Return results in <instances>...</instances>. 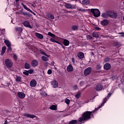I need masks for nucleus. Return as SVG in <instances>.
<instances>
[{
    "mask_svg": "<svg viewBox=\"0 0 124 124\" xmlns=\"http://www.w3.org/2000/svg\"><path fill=\"white\" fill-rule=\"evenodd\" d=\"M93 112L94 111H87L84 112L82 114V117L78 119V122L82 123V122H87V121L91 120V119H92V116L93 117Z\"/></svg>",
    "mask_w": 124,
    "mask_h": 124,
    "instance_id": "1",
    "label": "nucleus"
},
{
    "mask_svg": "<svg viewBox=\"0 0 124 124\" xmlns=\"http://www.w3.org/2000/svg\"><path fill=\"white\" fill-rule=\"evenodd\" d=\"M89 11L93 14L94 17L98 18L100 16V11L98 9H89Z\"/></svg>",
    "mask_w": 124,
    "mask_h": 124,
    "instance_id": "2",
    "label": "nucleus"
},
{
    "mask_svg": "<svg viewBox=\"0 0 124 124\" xmlns=\"http://www.w3.org/2000/svg\"><path fill=\"white\" fill-rule=\"evenodd\" d=\"M5 64L8 68H11L13 66V62L12 60L7 59L5 60Z\"/></svg>",
    "mask_w": 124,
    "mask_h": 124,
    "instance_id": "3",
    "label": "nucleus"
},
{
    "mask_svg": "<svg viewBox=\"0 0 124 124\" xmlns=\"http://www.w3.org/2000/svg\"><path fill=\"white\" fill-rule=\"evenodd\" d=\"M108 17L112 18V19H117L118 17V14L115 12L112 11H108Z\"/></svg>",
    "mask_w": 124,
    "mask_h": 124,
    "instance_id": "4",
    "label": "nucleus"
},
{
    "mask_svg": "<svg viewBox=\"0 0 124 124\" xmlns=\"http://www.w3.org/2000/svg\"><path fill=\"white\" fill-rule=\"evenodd\" d=\"M92 67H89L85 69L84 74L85 76H88V75H90L91 73H92Z\"/></svg>",
    "mask_w": 124,
    "mask_h": 124,
    "instance_id": "5",
    "label": "nucleus"
},
{
    "mask_svg": "<svg viewBox=\"0 0 124 124\" xmlns=\"http://www.w3.org/2000/svg\"><path fill=\"white\" fill-rule=\"evenodd\" d=\"M20 14L25 16V17H31V15L30 13H28V12H24L23 10L20 11Z\"/></svg>",
    "mask_w": 124,
    "mask_h": 124,
    "instance_id": "6",
    "label": "nucleus"
},
{
    "mask_svg": "<svg viewBox=\"0 0 124 124\" xmlns=\"http://www.w3.org/2000/svg\"><path fill=\"white\" fill-rule=\"evenodd\" d=\"M39 63L38 62V61L35 59L31 62V65L33 67H36V66L38 65Z\"/></svg>",
    "mask_w": 124,
    "mask_h": 124,
    "instance_id": "7",
    "label": "nucleus"
},
{
    "mask_svg": "<svg viewBox=\"0 0 124 124\" xmlns=\"http://www.w3.org/2000/svg\"><path fill=\"white\" fill-rule=\"evenodd\" d=\"M46 19L49 21H50V20H54V19H55V16L52 14L50 13H48L46 15Z\"/></svg>",
    "mask_w": 124,
    "mask_h": 124,
    "instance_id": "8",
    "label": "nucleus"
},
{
    "mask_svg": "<svg viewBox=\"0 0 124 124\" xmlns=\"http://www.w3.org/2000/svg\"><path fill=\"white\" fill-rule=\"evenodd\" d=\"M37 84V83L36 82V80L33 79L30 82V87H31V88H34L36 86Z\"/></svg>",
    "mask_w": 124,
    "mask_h": 124,
    "instance_id": "9",
    "label": "nucleus"
},
{
    "mask_svg": "<svg viewBox=\"0 0 124 124\" xmlns=\"http://www.w3.org/2000/svg\"><path fill=\"white\" fill-rule=\"evenodd\" d=\"M51 84L52 87L54 88H58L59 87V84L58 83V81L56 80V79L51 82Z\"/></svg>",
    "mask_w": 124,
    "mask_h": 124,
    "instance_id": "10",
    "label": "nucleus"
},
{
    "mask_svg": "<svg viewBox=\"0 0 124 124\" xmlns=\"http://www.w3.org/2000/svg\"><path fill=\"white\" fill-rule=\"evenodd\" d=\"M101 17L104 19H107L109 17V11L106 13H103L101 14Z\"/></svg>",
    "mask_w": 124,
    "mask_h": 124,
    "instance_id": "11",
    "label": "nucleus"
},
{
    "mask_svg": "<svg viewBox=\"0 0 124 124\" xmlns=\"http://www.w3.org/2000/svg\"><path fill=\"white\" fill-rule=\"evenodd\" d=\"M104 69L105 70H109L111 69V64L109 63H107L104 65Z\"/></svg>",
    "mask_w": 124,
    "mask_h": 124,
    "instance_id": "12",
    "label": "nucleus"
},
{
    "mask_svg": "<svg viewBox=\"0 0 124 124\" xmlns=\"http://www.w3.org/2000/svg\"><path fill=\"white\" fill-rule=\"evenodd\" d=\"M17 96L19 98L23 99V98H25L26 95L23 92H18L17 93Z\"/></svg>",
    "mask_w": 124,
    "mask_h": 124,
    "instance_id": "13",
    "label": "nucleus"
},
{
    "mask_svg": "<svg viewBox=\"0 0 124 124\" xmlns=\"http://www.w3.org/2000/svg\"><path fill=\"white\" fill-rule=\"evenodd\" d=\"M77 56L78 59H80V60H82V59H84V58H85V54L82 52L78 53Z\"/></svg>",
    "mask_w": 124,
    "mask_h": 124,
    "instance_id": "14",
    "label": "nucleus"
},
{
    "mask_svg": "<svg viewBox=\"0 0 124 124\" xmlns=\"http://www.w3.org/2000/svg\"><path fill=\"white\" fill-rule=\"evenodd\" d=\"M23 25L26 28H30V29H31V24H30V22L28 21H24L23 23Z\"/></svg>",
    "mask_w": 124,
    "mask_h": 124,
    "instance_id": "15",
    "label": "nucleus"
},
{
    "mask_svg": "<svg viewBox=\"0 0 124 124\" xmlns=\"http://www.w3.org/2000/svg\"><path fill=\"white\" fill-rule=\"evenodd\" d=\"M65 7L66 8H68V9H72L73 8H75V6L73 5H71V4H68V3H66L64 5Z\"/></svg>",
    "mask_w": 124,
    "mask_h": 124,
    "instance_id": "16",
    "label": "nucleus"
},
{
    "mask_svg": "<svg viewBox=\"0 0 124 124\" xmlns=\"http://www.w3.org/2000/svg\"><path fill=\"white\" fill-rule=\"evenodd\" d=\"M102 89H103V86H102V85H101V84H98L95 88V90L96 91H101V90H102Z\"/></svg>",
    "mask_w": 124,
    "mask_h": 124,
    "instance_id": "17",
    "label": "nucleus"
},
{
    "mask_svg": "<svg viewBox=\"0 0 124 124\" xmlns=\"http://www.w3.org/2000/svg\"><path fill=\"white\" fill-rule=\"evenodd\" d=\"M78 122H79V119L78 120H73L69 122V124H83V123H82V122H81L80 123H78Z\"/></svg>",
    "mask_w": 124,
    "mask_h": 124,
    "instance_id": "18",
    "label": "nucleus"
},
{
    "mask_svg": "<svg viewBox=\"0 0 124 124\" xmlns=\"http://www.w3.org/2000/svg\"><path fill=\"white\" fill-rule=\"evenodd\" d=\"M109 24V20L107 19H104L101 22V24L102 26H107Z\"/></svg>",
    "mask_w": 124,
    "mask_h": 124,
    "instance_id": "19",
    "label": "nucleus"
},
{
    "mask_svg": "<svg viewBox=\"0 0 124 124\" xmlns=\"http://www.w3.org/2000/svg\"><path fill=\"white\" fill-rule=\"evenodd\" d=\"M67 71L68 72H71L73 71V66L71 64H70L67 67Z\"/></svg>",
    "mask_w": 124,
    "mask_h": 124,
    "instance_id": "20",
    "label": "nucleus"
},
{
    "mask_svg": "<svg viewBox=\"0 0 124 124\" xmlns=\"http://www.w3.org/2000/svg\"><path fill=\"white\" fill-rule=\"evenodd\" d=\"M24 116L25 117H27V118H30V119H33V118H35V115H31L30 114H24Z\"/></svg>",
    "mask_w": 124,
    "mask_h": 124,
    "instance_id": "21",
    "label": "nucleus"
},
{
    "mask_svg": "<svg viewBox=\"0 0 124 124\" xmlns=\"http://www.w3.org/2000/svg\"><path fill=\"white\" fill-rule=\"evenodd\" d=\"M35 34L39 39H43V35L37 32H36Z\"/></svg>",
    "mask_w": 124,
    "mask_h": 124,
    "instance_id": "22",
    "label": "nucleus"
},
{
    "mask_svg": "<svg viewBox=\"0 0 124 124\" xmlns=\"http://www.w3.org/2000/svg\"><path fill=\"white\" fill-rule=\"evenodd\" d=\"M69 41L67 39H64L63 41V44L64 46H69Z\"/></svg>",
    "mask_w": 124,
    "mask_h": 124,
    "instance_id": "23",
    "label": "nucleus"
},
{
    "mask_svg": "<svg viewBox=\"0 0 124 124\" xmlns=\"http://www.w3.org/2000/svg\"><path fill=\"white\" fill-rule=\"evenodd\" d=\"M24 68H25V69H30V68H31V64L26 62L24 64Z\"/></svg>",
    "mask_w": 124,
    "mask_h": 124,
    "instance_id": "24",
    "label": "nucleus"
},
{
    "mask_svg": "<svg viewBox=\"0 0 124 124\" xmlns=\"http://www.w3.org/2000/svg\"><path fill=\"white\" fill-rule=\"evenodd\" d=\"M4 43L6 45L7 47L11 46V43L8 40H5Z\"/></svg>",
    "mask_w": 124,
    "mask_h": 124,
    "instance_id": "25",
    "label": "nucleus"
},
{
    "mask_svg": "<svg viewBox=\"0 0 124 124\" xmlns=\"http://www.w3.org/2000/svg\"><path fill=\"white\" fill-rule=\"evenodd\" d=\"M40 54H41V55H44V56H46V57H47V58H49L50 57L48 55L46 54V53H45L44 52V51H43V50H42V49H41L40 50Z\"/></svg>",
    "mask_w": 124,
    "mask_h": 124,
    "instance_id": "26",
    "label": "nucleus"
},
{
    "mask_svg": "<svg viewBox=\"0 0 124 124\" xmlns=\"http://www.w3.org/2000/svg\"><path fill=\"white\" fill-rule=\"evenodd\" d=\"M5 51H6V46H3L2 47V50H1V55H3L4 54V53H5Z\"/></svg>",
    "mask_w": 124,
    "mask_h": 124,
    "instance_id": "27",
    "label": "nucleus"
},
{
    "mask_svg": "<svg viewBox=\"0 0 124 124\" xmlns=\"http://www.w3.org/2000/svg\"><path fill=\"white\" fill-rule=\"evenodd\" d=\"M16 82H21L22 78L20 76H16Z\"/></svg>",
    "mask_w": 124,
    "mask_h": 124,
    "instance_id": "28",
    "label": "nucleus"
},
{
    "mask_svg": "<svg viewBox=\"0 0 124 124\" xmlns=\"http://www.w3.org/2000/svg\"><path fill=\"white\" fill-rule=\"evenodd\" d=\"M78 28L79 27H78V26H77V25H74V26H72V30L73 31H77L78 30Z\"/></svg>",
    "mask_w": 124,
    "mask_h": 124,
    "instance_id": "29",
    "label": "nucleus"
},
{
    "mask_svg": "<svg viewBox=\"0 0 124 124\" xmlns=\"http://www.w3.org/2000/svg\"><path fill=\"white\" fill-rule=\"evenodd\" d=\"M49 108L50 110H57V105H53L51 106H50Z\"/></svg>",
    "mask_w": 124,
    "mask_h": 124,
    "instance_id": "30",
    "label": "nucleus"
},
{
    "mask_svg": "<svg viewBox=\"0 0 124 124\" xmlns=\"http://www.w3.org/2000/svg\"><path fill=\"white\" fill-rule=\"evenodd\" d=\"M82 2L83 4H89L90 3V0H82Z\"/></svg>",
    "mask_w": 124,
    "mask_h": 124,
    "instance_id": "31",
    "label": "nucleus"
},
{
    "mask_svg": "<svg viewBox=\"0 0 124 124\" xmlns=\"http://www.w3.org/2000/svg\"><path fill=\"white\" fill-rule=\"evenodd\" d=\"M13 58L15 61V62H16L18 60V56H17V54L14 53Z\"/></svg>",
    "mask_w": 124,
    "mask_h": 124,
    "instance_id": "32",
    "label": "nucleus"
},
{
    "mask_svg": "<svg viewBox=\"0 0 124 124\" xmlns=\"http://www.w3.org/2000/svg\"><path fill=\"white\" fill-rule=\"evenodd\" d=\"M96 68L97 70H100V69H101V65H100V64L97 63L96 65Z\"/></svg>",
    "mask_w": 124,
    "mask_h": 124,
    "instance_id": "33",
    "label": "nucleus"
},
{
    "mask_svg": "<svg viewBox=\"0 0 124 124\" xmlns=\"http://www.w3.org/2000/svg\"><path fill=\"white\" fill-rule=\"evenodd\" d=\"M42 60L44 62H47V61H48V57H45L44 56H43L42 57Z\"/></svg>",
    "mask_w": 124,
    "mask_h": 124,
    "instance_id": "34",
    "label": "nucleus"
},
{
    "mask_svg": "<svg viewBox=\"0 0 124 124\" xmlns=\"http://www.w3.org/2000/svg\"><path fill=\"white\" fill-rule=\"evenodd\" d=\"M48 35H49V36H51V37H53L54 38H55V37H56V35L53 34L52 32H48Z\"/></svg>",
    "mask_w": 124,
    "mask_h": 124,
    "instance_id": "35",
    "label": "nucleus"
},
{
    "mask_svg": "<svg viewBox=\"0 0 124 124\" xmlns=\"http://www.w3.org/2000/svg\"><path fill=\"white\" fill-rule=\"evenodd\" d=\"M113 45L114 47H118V46H120V45H121V44L119 42H115L114 43Z\"/></svg>",
    "mask_w": 124,
    "mask_h": 124,
    "instance_id": "36",
    "label": "nucleus"
},
{
    "mask_svg": "<svg viewBox=\"0 0 124 124\" xmlns=\"http://www.w3.org/2000/svg\"><path fill=\"white\" fill-rule=\"evenodd\" d=\"M109 60H110L109 57H107L104 59V62H109Z\"/></svg>",
    "mask_w": 124,
    "mask_h": 124,
    "instance_id": "37",
    "label": "nucleus"
},
{
    "mask_svg": "<svg viewBox=\"0 0 124 124\" xmlns=\"http://www.w3.org/2000/svg\"><path fill=\"white\" fill-rule=\"evenodd\" d=\"M75 97L77 98H80V97H81V93H78L77 94H76Z\"/></svg>",
    "mask_w": 124,
    "mask_h": 124,
    "instance_id": "38",
    "label": "nucleus"
},
{
    "mask_svg": "<svg viewBox=\"0 0 124 124\" xmlns=\"http://www.w3.org/2000/svg\"><path fill=\"white\" fill-rule=\"evenodd\" d=\"M108 100V99H107V97H106L103 100V103L102 104V105H104V104H105V103H106V102H107V101Z\"/></svg>",
    "mask_w": 124,
    "mask_h": 124,
    "instance_id": "39",
    "label": "nucleus"
},
{
    "mask_svg": "<svg viewBox=\"0 0 124 124\" xmlns=\"http://www.w3.org/2000/svg\"><path fill=\"white\" fill-rule=\"evenodd\" d=\"M23 74L24 75H26V76H29V72L28 70H25L24 72H23Z\"/></svg>",
    "mask_w": 124,
    "mask_h": 124,
    "instance_id": "40",
    "label": "nucleus"
},
{
    "mask_svg": "<svg viewBox=\"0 0 124 124\" xmlns=\"http://www.w3.org/2000/svg\"><path fill=\"white\" fill-rule=\"evenodd\" d=\"M29 74H33V69H31L29 70H28Z\"/></svg>",
    "mask_w": 124,
    "mask_h": 124,
    "instance_id": "41",
    "label": "nucleus"
},
{
    "mask_svg": "<svg viewBox=\"0 0 124 124\" xmlns=\"http://www.w3.org/2000/svg\"><path fill=\"white\" fill-rule=\"evenodd\" d=\"M65 102L66 103V104H67V105H69L70 103V100L68 99H67L65 100Z\"/></svg>",
    "mask_w": 124,
    "mask_h": 124,
    "instance_id": "42",
    "label": "nucleus"
},
{
    "mask_svg": "<svg viewBox=\"0 0 124 124\" xmlns=\"http://www.w3.org/2000/svg\"><path fill=\"white\" fill-rule=\"evenodd\" d=\"M47 74H48V75H50V74H52V70H51V69L48 70Z\"/></svg>",
    "mask_w": 124,
    "mask_h": 124,
    "instance_id": "43",
    "label": "nucleus"
},
{
    "mask_svg": "<svg viewBox=\"0 0 124 124\" xmlns=\"http://www.w3.org/2000/svg\"><path fill=\"white\" fill-rule=\"evenodd\" d=\"M50 41H51V42H54V43H55L56 42V40H55L54 38H51L50 39Z\"/></svg>",
    "mask_w": 124,
    "mask_h": 124,
    "instance_id": "44",
    "label": "nucleus"
},
{
    "mask_svg": "<svg viewBox=\"0 0 124 124\" xmlns=\"http://www.w3.org/2000/svg\"><path fill=\"white\" fill-rule=\"evenodd\" d=\"M8 47L7 51H11L12 50V48H11V46H9Z\"/></svg>",
    "mask_w": 124,
    "mask_h": 124,
    "instance_id": "45",
    "label": "nucleus"
},
{
    "mask_svg": "<svg viewBox=\"0 0 124 124\" xmlns=\"http://www.w3.org/2000/svg\"><path fill=\"white\" fill-rule=\"evenodd\" d=\"M95 30H96V31H100V30H101V28L98 27H95Z\"/></svg>",
    "mask_w": 124,
    "mask_h": 124,
    "instance_id": "46",
    "label": "nucleus"
},
{
    "mask_svg": "<svg viewBox=\"0 0 124 124\" xmlns=\"http://www.w3.org/2000/svg\"><path fill=\"white\" fill-rule=\"evenodd\" d=\"M23 7L24 8V9H26L27 10L28 9V7L26 6V5L22 4Z\"/></svg>",
    "mask_w": 124,
    "mask_h": 124,
    "instance_id": "47",
    "label": "nucleus"
},
{
    "mask_svg": "<svg viewBox=\"0 0 124 124\" xmlns=\"http://www.w3.org/2000/svg\"><path fill=\"white\" fill-rule=\"evenodd\" d=\"M93 37H97V34L95 33H93Z\"/></svg>",
    "mask_w": 124,
    "mask_h": 124,
    "instance_id": "48",
    "label": "nucleus"
},
{
    "mask_svg": "<svg viewBox=\"0 0 124 124\" xmlns=\"http://www.w3.org/2000/svg\"><path fill=\"white\" fill-rule=\"evenodd\" d=\"M55 43H57V44H59V45H62V44L60 42L55 41Z\"/></svg>",
    "mask_w": 124,
    "mask_h": 124,
    "instance_id": "49",
    "label": "nucleus"
},
{
    "mask_svg": "<svg viewBox=\"0 0 124 124\" xmlns=\"http://www.w3.org/2000/svg\"><path fill=\"white\" fill-rule=\"evenodd\" d=\"M87 38H88L89 40L93 39V37H92L91 35H88L87 36Z\"/></svg>",
    "mask_w": 124,
    "mask_h": 124,
    "instance_id": "50",
    "label": "nucleus"
},
{
    "mask_svg": "<svg viewBox=\"0 0 124 124\" xmlns=\"http://www.w3.org/2000/svg\"><path fill=\"white\" fill-rule=\"evenodd\" d=\"M31 6H32V7H35V6H36V4H35V3L31 4Z\"/></svg>",
    "mask_w": 124,
    "mask_h": 124,
    "instance_id": "51",
    "label": "nucleus"
},
{
    "mask_svg": "<svg viewBox=\"0 0 124 124\" xmlns=\"http://www.w3.org/2000/svg\"><path fill=\"white\" fill-rule=\"evenodd\" d=\"M111 95H112V93H109L108 94V97L109 98V97H110V96H111Z\"/></svg>",
    "mask_w": 124,
    "mask_h": 124,
    "instance_id": "52",
    "label": "nucleus"
},
{
    "mask_svg": "<svg viewBox=\"0 0 124 124\" xmlns=\"http://www.w3.org/2000/svg\"><path fill=\"white\" fill-rule=\"evenodd\" d=\"M27 11H29V12H32V11H31V9L27 8Z\"/></svg>",
    "mask_w": 124,
    "mask_h": 124,
    "instance_id": "53",
    "label": "nucleus"
},
{
    "mask_svg": "<svg viewBox=\"0 0 124 124\" xmlns=\"http://www.w3.org/2000/svg\"><path fill=\"white\" fill-rule=\"evenodd\" d=\"M72 62H73V63L75 62V60H74V58H72Z\"/></svg>",
    "mask_w": 124,
    "mask_h": 124,
    "instance_id": "54",
    "label": "nucleus"
},
{
    "mask_svg": "<svg viewBox=\"0 0 124 124\" xmlns=\"http://www.w3.org/2000/svg\"><path fill=\"white\" fill-rule=\"evenodd\" d=\"M111 78L113 79H116V76H112Z\"/></svg>",
    "mask_w": 124,
    "mask_h": 124,
    "instance_id": "55",
    "label": "nucleus"
},
{
    "mask_svg": "<svg viewBox=\"0 0 124 124\" xmlns=\"http://www.w3.org/2000/svg\"><path fill=\"white\" fill-rule=\"evenodd\" d=\"M8 123L7 122V120H6L3 124H8Z\"/></svg>",
    "mask_w": 124,
    "mask_h": 124,
    "instance_id": "56",
    "label": "nucleus"
},
{
    "mask_svg": "<svg viewBox=\"0 0 124 124\" xmlns=\"http://www.w3.org/2000/svg\"><path fill=\"white\" fill-rule=\"evenodd\" d=\"M31 13H32V14H33V15H34L35 16V15H36V14H35L34 12H33L32 11V12H31Z\"/></svg>",
    "mask_w": 124,
    "mask_h": 124,
    "instance_id": "57",
    "label": "nucleus"
},
{
    "mask_svg": "<svg viewBox=\"0 0 124 124\" xmlns=\"http://www.w3.org/2000/svg\"><path fill=\"white\" fill-rule=\"evenodd\" d=\"M61 46L62 48V49H65V47H64V46H63V45H62H62H61Z\"/></svg>",
    "mask_w": 124,
    "mask_h": 124,
    "instance_id": "58",
    "label": "nucleus"
},
{
    "mask_svg": "<svg viewBox=\"0 0 124 124\" xmlns=\"http://www.w3.org/2000/svg\"><path fill=\"white\" fill-rule=\"evenodd\" d=\"M122 92L123 93H124V88H122Z\"/></svg>",
    "mask_w": 124,
    "mask_h": 124,
    "instance_id": "59",
    "label": "nucleus"
},
{
    "mask_svg": "<svg viewBox=\"0 0 124 124\" xmlns=\"http://www.w3.org/2000/svg\"><path fill=\"white\" fill-rule=\"evenodd\" d=\"M78 10L79 11H84L82 9H79Z\"/></svg>",
    "mask_w": 124,
    "mask_h": 124,
    "instance_id": "60",
    "label": "nucleus"
},
{
    "mask_svg": "<svg viewBox=\"0 0 124 124\" xmlns=\"http://www.w3.org/2000/svg\"><path fill=\"white\" fill-rule=\"evenodd\" d=\"M20 0H16V2H18Z\"/></svg>",
    "mask_w": 124,
    "mask_h": 124,
    "instance_id": "61",
    "label": "nucleus"
},
{
    "mask_svg": "<svg viewBox=\"0 0 124 124\" xmlns=\"http://www.w3.org/2000/svg\"><path fill=\"white\" fill-rule=\"evenodd\" d=\"M51 63H52V64H54V63H55V62H51Z\"/></svg>",
    "mask_w": 124,
    "mask_h": 124,
    "instance_id": "62",
    "label": "nucleus"
},
{
    "mask_svg": "<svg viewBox=\"0 0 124 124\" xmlns=\"http://www.w3.org/2000/svg\"><path fill=\"white\" fill-rule=\"evenodd\" d=\"M20 31H22V29L21 28H19Z\"/></svg>",
    "mask_w": 124,
    "mask_h": 124,
    "instance_id": "63",
    "label": "nucleus"
},
{
    "mask_svg": "<svg viewBox=\"0 0 124 124\" xmlns=\"http://www.w3.org/2000/svg\"><path fill=\"white\" fill-rule=\"evenodd\" d=\"M7 0V1H9V0Z\"/></svg>",
    "mask_w": 124,
    "mask_h": 124,
    "instance_id": "64",
    "label": "nucleus"
}]
</instances>
